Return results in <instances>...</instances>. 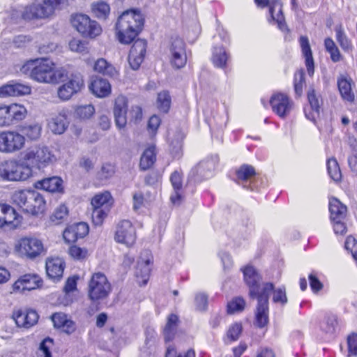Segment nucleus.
Here are the masks:
<instances>
[{"mask_svg": "<svg viewBox=\"0 0 357 357\" xmlns=\"http://www.w3.org/2000/svg\"><path fill=\"white\" fill-rule=\"evenodd\" d=\"M215 167L214 162L212 160L202 161L193 169V172L199 174L202 178H207Z\"/></svg>", "mask_w": 357, "mask_h": 357, "instance_id": "nucleus-44", "label": "nucleus"}, {"mask_svg": "<svg viewBox=\"0 0 357 357\" xmlns=\"http://www.w3.org/2000/svg\"><path fill=\"white\" fill-rule=\"evenodd\" d=\"M89 233V226L85 222H79L68 226L63 231V236L68 243H74L84 238Z\"/></svg>", "mask_w": 357, "mask_h": 357, "instance_id": "nucleus-16", "label": "nucleus"}, {"mask_svg": "<svg viewBox=\"0 0 357 357\" xmlns=\"http://www.w3.org/2000/svg\"><path fill=\"white\" fill-rule=\"evenodd\" d=\"M31 175V168L16 159L4 160L0 163V177L3 181H23Z\"/></svg>", "mask_w": 357, "mask_h": 357, "instance_id": "nucleus-2", "label": "nucleus"}, {"mask_svg": "<svg viewBox=\"0 0 357 357\" xmlns=\"http://www.w3.org/2000/svg\"><path fill=\"white\" fill-rule=\"evenodd\" d=\"M20 222L15 210L7 204H0V227L16 228Z\"/></svg>", "mask_w": 357, "mask_h": 357, "instance_id": "nucleus-12", "label": "nucleus"}, {"mask_svg": "<svg viewBox=\"0 0 357 357\" xmlns=\"http://www.w3.org/2000/svg\"><path fill=\"white\" fill-rule=\"evenodd\" d=\"M38 313L33 310L15 311L13 318L18 327L29 328L34 326L38 320Z\"/></svg>", "mask_w": 357, "mask_h": 357, "instance_id": "nucleus-13", "label": "nucleus"}, {"mask_svg": "<svg viewBox=\"0 0 357 357\" xmlns=\"http://www.w3.org/2000/svg\"><path fill=\"white\" fill-rule=\"evenodd\" d=\"M348 356H357V333H352L347 337Z\"/></svg>", "mask_w": 357, "mask_h": 357, "instance_id": "nucleus-60", "label": "nucleus"}, {"mask_svg": "<svg viewBox=\"0 0 357 357\" xmlns=\"http://www.w3.org/2000/svg\"><path fill=\"white\" fill-rule=\"evenodd\" d=\"M62 183L63 181L59 177L53 176L38 181L36 186L51 192H60L63 189Z\"/></svg>", "mask_w": 357, "mask_h": 357, "instance_id": "nucleus-26", "label": "nucleus"}, {"mask_svg": "<svg viewBox=\"0 0 357 357\" xmlns=\"http://www.w3.org/2000/svg\"><path fill=\"white\" fill-rule=\"evenodd\" d=\"M319 325L321 329L327 333H335L339 329L337 317L333 314H326Z\"/></svg>", "mask_w": 357, "mask_h": 357, "instance_id": "nucleus-32", "label": "nucleus"}, {"mask_svg": "<svg viewBox=\"0 0 357 357\" xmlns=\"http://www.w3.org/2000/svg\"><path fill=\"white\" fill-rule=\"evenodd\" d=\"M93 15L100 20H106L110 14V6L105 1L95 2L91 5Z\"/></svg>", "mask_w": 357, "mask_h": 357, "instance_id": "nucleus-33", "label": "nucleus"}, {"mask_svg": "<svg viewBox=\"0 0 357 357\" xmlns=\"http://www.w3.org/2000/svg\"><path fill=\"white\" fill-rule=\"evenodd\" d=\"M112 196L109 192L96 195L91 199L92 208H110Z\"/></svg>", "mask_w": 357, "mask_h": 357, "instance_id": "nucleus-38", "label": "nucleus"}, {"mask_svg": "<svg viewBox=\"0 0 357 357\" xmlns=\"http://www.w3.org/2000/svg\"><path fill=\"white\" fill-rule=\"evenodd\" d=\"M37 276L26 274L21 276L13 285L14 291H24L34 289L38 287Z\"/></svg>", "mask_w": 357, "mask_h": 357, "instance_id": "nucleus-25", "label": "nucleus"}, {"mask_svg": "<svg viewBox=\"0 0 357 357\" xmlns=\"http://www.w3.org/2000/svg\"><path fill=\"white\" fill-rule=\"evenodd\" d=\"M114 173V166L111 163H105L97 172V178L100 181H105L112 177Z\"/></svg>", "mask_w": 357, "mask_h": 357, "instance_id": "nucleus-47", "label": "nucleus"}, {"mask_svg": "<svg viewBox=\"0 0 357 357\" xmlns=\"http://www.w3.org/2000/svg\"><path fill=\"white\" fill-rule=\"evenodd\" d=\"M178 318L176 314H172L168 317L167 322L164 328V336L165 341H171L173 340L176 328Z\"/></svg>", "mask_w": 357, "mask_h": 357, "instance_id": "nucleus-39", "label": "nucleus"}, {"mask_svg": "<svg viewBox=\"0 0 357 357\" xmlns=\"http://www.w3.org/2000/svg\"><path fill=\"white\" fill-rule=\"evenodd\" d=\"M144 255L145 258L141 257L137 261L135 275L139 280V282L145 285L147 283L151 273L150 264L152 262L153 257L149 251H145Z\"/></svg>", "mask_w": 357, "mask_h": 357, "instance_id": "nucleus-17", "label": "nucleus"}, {"mask_svg": "<svg viewBox=\"0 0 357 357\" xmlns=\"http://www.w3.org/2000/svg\"><path fill=\"white\" fill-rule=\"evenodd\" d=\"M114 238L118 243L132 246L136 240V231L131 222L127 220L121 221L116 227Z\"/></svg>", "mask_w": 357, "mask_h": 357, "instance_id": "nucleus-9", "label": "nucleus"}, {"mask_svg": "<svg viewBox=\"0 0 357 357\" xmlns=\"http://www.w3.org/2000/svg\"><path fill=\"white\" fill-rule=\"evenodd\" d=\"M33 190H17L13 194L12 200L25 213H29L30 202L33 200Z\"/></svg>", "mask_w": 357, "mask_h": 357, "instance_id": "nucleus-21", "label": "nucleus"}, {"mask_svg": "<svg viewBox=\"0 0 357 357\" xmlns=\"http://www.w3.org/2000/svg\"><path fill=\"white\" fill-rule=\"evenodd\" d=\"M64 262L60 258L49 259L46 261V272L47 276L54 280H60L63 276Z\"/></svg>", "mask_w": 357, "mask_h": 357, "instance_id": "nucleus-22", "label": "nucleus"}, {"mask_svg": "<svg viewBox=\"0 0 357 357\" xmlns=\"http://www.w3.org/2000/svg\"><path fill=\"white\" fill-rule=\"evenodd\" d=\"M67 116L65 111L59 112L57 115L52 117L49 123L48 127L54 134H62L68 127Z\"/></svg>", "mask_w": 357, "mask_h": 357, "instance_id": "nucleus-24", "label": "nucleus"}, {"mask_svg": "<svg viewBox=\"0 0 357 357\" xmlns=\"http://www.w3.org/2000/svg\"><path fill=\"white\" fill-rule=\"evenodd\" d=\"M299 42L302 54L305 58V63L308 73L311 75L312 73V56L309 40L305 36H301Z\"/></svg>", "mask_w": 357, "mask_h": 357, "instance_id": "nucleus-34", "label": "nucleus"}, {"mask_svg": "<svg viewBox=\"0 0 357 357\" xmlns=\"http://www.w3.org/2000/svg\"><path fill=\"white\" fill-rule=\"evenodd\" d=\"M51 319L54 326L61 328L64 333L70 335L76 330L75 323L68 318L67 315L63 312H56L51 316Z\"/></svg>", "mask_w": 357, "mask_h": 357, "instance_id": "nucleus-19", "label": "nucleus"}, {"mask_svg": "<svg viewBox=\"0 0 357 357\" xmlns=\"http://www.w3.org/2000/svg\"><path fill=\"white\" fill-rule=\"evenodd\" d=\"M229 54L223 47H215L213 51L212 61L218 68H224L226 67Z\"/></svg>", "mask_w": 357, "mask_h": 357, "instance_id": "nucleus-36", "label": "nucleus"}, {"mask_svg": "<svg viewBox=\"0 0 357 357\" xmlns=\"http://www.w3.org/2000/svg\"><path fill=\"white\" fill-rule=\"evenodd\" d=\"M171 105V97L168 91H163L158 94L157 106L160 111L167 113Z\"/></svg>", "mask_w": 357, "mask_h": 357, "instance_id": "nucleus-45", "label": "nucleus"}, {"mask_svg": "<svg viewBox=\"0 0 357 357\" xmlns=\"http://www.w3.org/2000/svg\"><path fill=\"white\" fill-rule=\"evenodd\" d=\"M17 251L29 259H35L45 252L42 241L33 237H24L16 245Z\"/></svg>", "mask_w": 357, "mask_h": 357, "instance_id": "nucleus-8", "label": "nucleus"}, {"mask_svg": "<svg viewBox=\"0 0 357 357\" xmlns=\"http://www.w3.org/2000/svg\"><path fill=\"white\" fill-rule=\"evenodd\" d=\"M33 200L30 202L29 214L38 215L43 213L45 208V201L43 197L38 192L33 190Z\"/></svg>", "mask_w": 357, "mask_h": 357, "instance_id": "nucleus-35", "label": "nucleus"}, {"mask_svg": "<svg viewBox=\"0 0 357 357\" xmlns=\"http://www.w3.org/2000/svg\"><path fill=\"white\" fill-rule=\"evenodd\" d=\"M25 136L15 130L0 132V153L11 154L21 151L25 146Z\"/></svg>", "mask_w": 357, "mask_h": 357, "instance_id": "nucleus-6", "label": "nucleus"}, {"mask_svg": "<svg viewBox=\"0 0 357 357\" xmlns=\"http://www.w3.org/2000/svg\"><path fill=\"white\" fill-rule=\"evenodd\" d=\"M95 112L93 106L91 104L78 106L75 112V116L81 119L91 117Z\"/></svg>", "mask_w": 357, "mask_h": 357, "instance_id": "nucleus-49", "label": "nucleus"}, {"mask_svg": "<svg viewBox=\"0 0 357 357\" xmlns=\"http://www.w3.org/2000/svg\"><path fill=\"white\" fill-rule=\"evenodd\" d=\"M68 253L71 257L77 260H83L89 256V252L86 248H82L77 245L70 246Z\"/></svg>", "mask_w": 357, "mask_h": 357, "instance_id": "nucleus-55", "label": "nucleus"}, {"mask_svg": "<svg viewBox=\"0 0 357 357\" xmlns=\"http://www.w3.org/2000/svg\"><path fill=\"white\" fill-rule=\"evenodd\" d=\"M84 86L82 76L79 73H71L69 79L57 89L58 98L62 101L69 100Z\"/></svg>", "mask_w": 357, "mask_h": 357, "instance_id": "nucleus-7", "label": "nucleus"}, {"mask_svg": "<svg viewBox=\"0 0 357 357\" xmlns=\"http://www.w3.org/2000/svg\"><path fill=\"white\" fill-rule=\"evenodd\" d=\"M170 181L174 190V194L170 197L171 202L174 204L179 205L182 200V195L180 192L182 188L181 174L177 171L174 172L170 176Z\"/></svg>", "mask_w": 357, "mask_h": 357, "instance_id": "nucleus-28", "label": "nucleus"}, {"mask_svg": "<svg viewBox=\"0 0 357 357\" xmlns=\"http://www.w3.org/2000/svg\"><path fill=\"white\" fill-rule=\"evenodd\" d=\"M7 107L11 122L13 120L20 121L25 118L26 109L24 106L13 104Z\"/></svg>", "mask_w": 357, "mask_h": 357, "instance_id": "nucleus-42", "label": "nucleus"}, {"mask_svg": "<svg viewBox=\"0 0 357 357\" xmlns=\"http://www.w3.org/2000/svg\"><path fill=\"white\" fill-rule=\"evenodd\" d=\"M31 91V87L28 85L15 83L8 84L0 88V96H19L29 94Z\"/></svg>", "mask_w": 357, "mask_h": 357, "instance_id": "nucleus-23", "label": "nucleus"}, {"mask_svg": "<svg viewBox=\"0 0 357 357\" xmlns=\"http://www.w3.org/2000/svg\"><path fill=\"white\" fill-rule=\"evenodd\" d=\"M241 332V324L238 323H235L229 328L227 333V338L229 340L230 342L236 341L238 339Z\"/></svg>", "mask_w": 357, "mask_h": 357, "instance_id": "nucleus-57", "label": "nucleus"}, {"mask_svg": "<svg viewBox=\"0 0 357 357\" xmlns=\"http://www.w3.org/2000/svg\"><path fill=\"white\" fill-rule=\"evenodd\" d=\"M270 104L273 111L280 118L287 116L294 107V102L284 93H278L272 96Z\"/></svg>", "mask_w": 357, "mask_h": 357, "instance_id": "nucleus-10", "label": "nucleus"}, {"mask_svg": "<svg viewBox=\"0 0 357 357\" xmlns=\"http://www.w3.org/2000/svg\"><path fill=\"white\" fill-rule=\"evenodd\" d=\"M345 248L351 252L354 259L357 261V241L351 236L348 237L345 241Z\"/></svg>", "mask_w": 357, "mask_h": 357, "instance_id": "nucleus-64", "label": "nucleus"}, {"mask_svg": "<svg viewBox=\"0 0 357 357\" xmlns=\"http://www.w3.org/2000/svg\"><path fill=\"white\" fill-rule=\"evenodd\" d=\"M69 48L71 51L75 52H84L86 50V44L80 40L73 39L69 42Z\"/></svg>", "mask_w": 357, "mask_h": 357, "instance_id": "nucleus-62", "label": "nucleus"}, {"mask_svg": "<svg viewBox=\"0 0 357 357\" xmlns=\"http://www.w3.org/2000/svg\"><path fill=\"white\" fill-rule=\"evenodd\" d=\"M93 69L95 71L112 78H117L119 75L116 69L104 59H98L94 64Z\"/></svg>", "mask_w": 357, "mask_h": 357, "instance_id": "nucleus-31", "label": "nucleus"}, {"mask_svg": "<svg viewBox=\"0 0 357 357\" xmlns=\"http://www.w3.org/2000/svg\"><path fill=\"white\" fill-rule=\"evenodd\" d=\"M68 215V208L65 205H61L56 208L54 213L51 216L53 222L58 225L60 221L64 219Z\"/></svg>", "mask_w": 357, "mask_h": 357, "instance_id": "nucleus-59", "label": "nucleus"}, {"mask_svg": "<svg viewBox=\"0 0 357 357\" xmlns=\"http://www.w3.org/2000/svg\"><path fill=\"white\" fill-rule=\"evenodd\" d=\"M305 84L304 71L303 70L296 71L294 75V90L297 96H301Z\"/></svg>", "mask_w": 357, "mask_h": 357, "instance_id": "nucleus-52", "label": "nucleus"}, {"mask_svg": "<svg viewBox=\"0 0 357 357\" xmlns=\"http://www.w3.org/2000/svg\"><path fill=\"white\" fill-rule=\"evenodd\" d=\"M195 304L198 311H205L208 307V296L204 293H198L195 295Z\"/></svg>", "mask_w": 357, "mask_h": 357, "instance_id": "nucleus-58", "label": "nucleus"}, {"mask_svg": "<svg viewBox=\"0 0 357 357\" xmlns=\"http://www.w3.org/2000/svg\"><path fill=\"white\" fill-rule=\"evenodd\" d=\"M53 345V340L47 337L44 339L40 344V350L43 352L44 357H52L50 348Z\"/></svg>", "mask_w": 357, "mask_h": 357, "instance_id": "nucleus-63", "label": "nucleus"}, {"mask_svg": "<svg viewBox=\"0 0 357 357\" xmlns=\"http://www.w3.org/2000/svg\"><path fill=\"white\" fill-rule=\"evenodd\" d=\"M53 66V62L49 59H36L29 61L23 66L22 70H31L30 77L38 82L51 83Z\"/></svg>", "mask_w": 357, "mask_h": 357, "instance_id": "nucleus-3", "label": "nucleus"}, {"mask_svg": "<svg viewBox=\"0 0 357 357\" xmlns=\"http://www.w3.org/2000/svg\"><path fill=\"white\" fill-rule=\"evenodd\" d=\"M73 27L84 37L95 38L102 32L100 24H74Z\"/></svg>", "mask_w": 357, "mask_h": 357, "instance_id": "nucleus-29", "label": "nucleus"}, {"mask_svg": "<svg viewBox=\"0 0 357 357\" xmlns=\"http://www.w3.org/2000/svg\"><path fill=\"white\" fill-rule=\"evenodd\" d=\"M245 305V301L241 297H236L227 304V312L229 314L241 312Z\"/></svg>", "mask_w": 357, "mask_h": 357, "instance_id": "nucleus-51", "label": "nucleus"}, {"mask_svg": "<svg viewBox=\"0 0 357 357\" xmlns=\"http://www.w3.org/2000/svg\"><path fill=\"white\" fill-rule=\"evenodd\" d=\"M111 290V284L103 273H96L91 276L88 285V296L90 300H103L109 296Z\"/></svg>", "mask_w": 357, "mask_h": 357, "instance_id": "nucleus-5", "label": "nucleus"}, {"mask_svg": "<svg viewBox=\"0 0 357 357\" xmlns=\"http://www.w3.org/2000/svg\"><path fill=\"white\" fill-rule=\"evenodd\" d=\"M243 272L244 280L250 288V296L257 300L255 323L257 326L262 328L268 322V300L273 290V284L264 282L259 284L261 277L252 266L245 267Z\"/></svg>", "mask_w": 357, "mask_h": 357, "instance_id": "nucleus-1", "label": "nucleus"}, {"mask_svg": "<svg viewBox=\"0 0 357 357\" xmlns=\"http://www.w3.org/2000/svg\"><path fill=\"white\" fill-rule=\"evenodd\" d=\"M271 293H273V303L280 304L281 305H284L287 303L288 299L284 287H280L277 289H275L273 287V290Z\"/></svg>", "mask_w": 357, "mask_h": 357, "instance_id": "nucleus-50", "label": "nucleus"}, {"mask_svg": "<svg viewBox=\"0 0 357 357\" xmlns=\"http://www.w3.org/2000/svg\"><path fill=\"white\" fill-rule=\"evenodd\" d=\"M23 160L40 169L52 163L54 160V155L48 147L35 146L24 152Z\"/></svg>", "mask_w": 357, "mask_h": 357, "instance_id": "nucleus-4", "label": "nucleus"}, {"mask_svg": "<svg viewBox=\"0 0 357 357\" xmlns=\"http://www.w3.org/2000/svg\"><path fill=\"white\" fill-rule=\"evenodd\" d=\"M127 111L128 103L126 98L124 96H119L115 100L114 115L116 126L119 128H122L126 125Z\"/></svg>", "mask_w": 357, "mask_h": 357, "instance_id": "nucleus-18", "label": "nucleus"}, {"mask_svg": "<svg viewBox=\"0 0 357 357\" xmlns=\"http://www.w3.org/2000/svg\"><path fill=\"white\" fill-rule=\"evenodd\" d=\"M336 40L342 50L349 51L351 47L350 40L347 38L341 26L335 28Z\"/></svg>", "mask_w": 357, "mask_h": 357, "instance_id": "nucleus-48", "label": "nucleus"}, {"mask_svg": "<svg viewBox=\"0 0 357 357\" xmlns=\"http://www.w3.org/2000/svg\"><path fill=\"white\" fill-rule=\"evenodd\" d=\"M146 51L145 40L138 39L135 41L128 55V62L133 70H137L142 63Z\"/></svg>", "mask_w": 357, "mask_h": 357, "instance_id": "nucleus-11", "label": "nucleus"}, {"mask_svg": "<svg viewBox=\"0 0 357 357\" xmlns=\"http://www.w3.org/2000/svg\"><path fill=\"white\" fill-rule=\"evenodd\" d=\"M69 77L66 69L61 68L54 70V66L52 67L51 83L64 82L69 79Z\"/></svg>", "mask_w": 357, "mask_h": 357, "instance_id": "nucleus-54", "label": "nucleus"}, {"mask_svg": "<svg viewBox=\"0 0 357 357\" xmlns=\"http://www.w3.org/2000/svg\"><path fill=\"white\" fill-rule=\"evenodd\" d=\"M22 130L29 139L36 141L41 136L42 127L38 123H34L24 126Z\"/></svg>", "mask_w": 357, "mask_h": 357, "instance_id": "nucleus-41", "label": "nucleus"}, {"mask_svg": "<svg viewBox=\"0 0 357 357\" xmlns=\"http://www.w3.org/2000/svg\"><path fill=\"white\" fill-rule=\"evenodd\" d=\"M337 86L344 100L349 102H352L354 100V94L351 91V86L349 81L345 78L339 79Z\"/></svg>", "mask_w": 357, "mask_h": 357, "instance_id": "nucleus-40", "label": "nucleus"}, {"mask_svg": "<svg viewBox=\"0 0 357 357\" xmlns=\"http://www.w3.org/2000/svg\"><path fill=\"white\" fill-rule=\"evenodd\" d=\"M327 169L330 177L335 181H339L342 178V173L337 160L334 158L327 161Z\"/></svg>", "mask_w": 357, "mask_h": 357, "instance_id": "nucleus-43", "label": "nucleus"}, {"mask_svg": "<svg viewBox=\"0 0 357 357\" xmlns=\"http://www.w3.org/2000/svg\"><path fill=\"white\" fill-rule=\"evenodd\" d=\"M144 22L145 16L139 8H130L124 10L118 17L117 22Z\"/></svg>", "mask_w": 357, "mask_h": 357, "instance_id": "nucleus-30", "label": "nucleus"}, {"mask_svg": "<svg viewBox=\"0 0 357 357\" xmlns=\"http://www.w3.org/2000/svg\"><path fill=\"white\" fill-rule=\"evenodd\" d=\"M329 211L332 220H344L347 215V208L339 199L332 198L329 202Z\"/></svg>", "mask_w": 357, "mask_h": 357, "instance_id": "nucleus-27", "label": "nucleus"}, {"mask_svg": "<svg viewBox=\"0 0 357 357\" xmlns=\"http://www.w3.org/2000/svg\"><path fill=\"white\" fill-rule=\"evenodd\" d=\"M155 161V147L150 146L145 149L140 158L139 166L143 170L149 169Z\"/></svg>", "mask_w": 357, "mask_h": 357, "instance_id": "nucleus-37", "label": "nucleus"}, {"mask_svg": "<svg viewBox=\"0 0 357 357\" xmlns=\"http://www.w3.org/2000/svg\"><path fill=\"white\" fill-rule=\"evenodd\" d=\"M257 7H268L269 14L273 22H284L282 6L277 0H254Z\"/></svg>", "mask_w": 357, "mask_h": 357, "instance_id": "nucleus-14", "label": "nucleus"}, {"mask_svg": "<svg viewBox=\"0 0 357 357\" xmlns=\"http://www.w3.org/2000/svg\"><path fill=\"white\" fill-rule=\"evenodd\" d=\"M143 24H139L135 27L128 25L126 28H123L121 24H116L115 30L118 40L122 44H130L141 31Z\"/></svg>", "mask_w": 357, "mask_h": 357, "instance_id": "nucleus-15", "label": "nucleus"}, {"mask_svg": "<svg viewBox=\"0 0 357 357\" xmlns=\"http://www.w3.org/2000/svg\"><path fill=\"white\" fill-rule=\"evenodd\" d=\"M91 218L93 224L96 226L102 225L104 219L107 217L109 209L108 208H92Z\"/></svg>", "mask_w": 357, "mask_h": 357, "instance_id": "nucleus-53", "label": "nucleus"}, {"mask_svg": "<svg viewBox=\"0 0 357 357\" xmlns=\"http://www.w3.org/2000/svg\"><path fill=\"white\" fill-rule=\"evenodd\" d=\"M171 54H174V52H185V46L183 40L176 37L174 38L170 47Z\"/></svg>", "mask_w": 357, "mask_h": 357, "instance_id": "nucleus-61", "label": "nucleus"}, {"mask_svg": "<svg viewBox=\"0 0 357 357\" xmlns=\"http://www.w3.org/2000/svg\"><path fill=\"white\" fill-rule=\"evenodd\" d=\"M172 54L171 63L176 68H183L187 61L185 52H174Z\"/></svg>", "mask_w": 357, "mask_h": 357, "instance_id": "nucleus-56", "label": "nucleus"}, {"mask_svg": "<svg viewBox=\"0 0 357 357\" xmlns=\"http://www.w3.org/2000/svg\"><path fill=\"white\" fill-rule=\"evenodd\" d=\"M255 168L249 165H243L236 171V175L238 180L248 181L255 175Z\"/></svg>", "mask_w": 357, "mask_h": 357, "instance_id": "nucleus-46", "label": "nucleus"}, {"mask_svg": "<svg viewBox=\"0 0 357 357\" xmlns=\"http://www.w3.org/2000/svg\"><path fill=\"white\" fill-rule=\"evenodd\" d=\"M89 89L98 98H105L111 93V84L102 77H95L92 79Z\"/></svg>", "mask_w": 357, "mask_h": 357, "instance_id": "nucleus-20", "label": "nucleus"}]
</instances>
